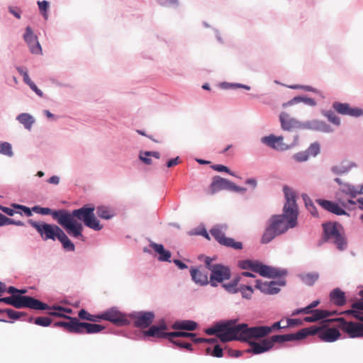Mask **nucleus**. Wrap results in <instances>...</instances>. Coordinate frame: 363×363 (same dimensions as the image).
I'll list each match as a JSON object with an SVG mask.
<instances>
[{"label": "nucleus", "mask_w": 363, "mask_h": 363, "mask_svg": "<svg viewBox=\"0 0 363 363\" xmlns=\"http://www.w3.org/2000/svg\"><path fill=\"white\" fill-rule=\"evenodd\" d=\"M94 207L84 206L72 212L58 211L52 213L50 208H47V215L52 214L57 223L70 236L82 239L84 238L83 225L77 220L83 221L86 226L94 230H100L103 228L94 215Z\"/></svg>", "instance_id": "obj_1"}, {"label": "nucleus", "mask_w": 363, "mask_h": 363, "mask_svg": "<svg viewBox=\"0 0 363 363\" xmlns=\"http://www.w3.org/2000/svg\"><path fill=\"white\" fill-rule=\"evenodd\" d=\"M284 193L286 203L283 213L272 216L269 224L278 235L284 233L289 228H294L297 224L298 207L295 199V194L288 186L284 187Z\"/></svg>", "instance_id": "obj_2"}, {"label": "nucleus", "mask_w": 363, "mask_h": 363, "mask_svg": "<svg viewBox=\"0 0 363 363\" xmlns=\"http://www.w3.org/2000/svg\"><path fill=\"white\" fill-rule=\"evenodd\" d=\"M235 339L249 341L250 339L264 337L270 333L269 326H257L248 328L247 324L235 325L234 323Z\"/></svg>", "instance_id": "obj_3"}, {"label": "nucleus", "mask_w": 363, "mask_h": 363, "mask_svg": "<svg viewBox=\"0 0 363 363\" xmlns=\"http://www.w3.org/2000/svg\"><path fill=\"white\" fill-rule=\"evenodd\" d=\"M63 313H70L72 309L65 308L61 306L50 307L47 305V326L51 323V320L48 315L65 317L69 321H58L55 323V325L63 327L69 333H77L79 320L77 318H72L63 315Z\"/></svg>", "instance_id": "obj_4"}, {"label": "nucleus", "mask_w": 363, "mask_h": 363, "mask_svg": "<svg viewBox=\"0 0 363 363\" xmlns=\"http://www.w3.org/2000/svg\"><path fill=\"white\" fill-rule=\"evenodd\" d=\"M213 259L206 257L204 263L206 267L211 272L209 283L212 286H217L219 283H222L230 278L231 272L228 266L220 264H213Z\"/></svg>", "instance_id": "obj_5"}, {"label": "nucleus", "mask_w": 363, "mask_h": 363, "mask_svg": "<svg viewBox=\"0 0 363 363\" xmlns=\"http://www.w3.org/2000/svg\"><path fill=\"white\" fill-rule=\"evenodd\" d=\"M239 266L243 269H251L262 277L269 278L281 277L286 274L284 270L262 264L257 261L244 260L240 262Z\"/></svg>", "instance_id": "obj_6"}, {"label": "nucleus", "mask_w": 363, "mask_h": 363, "mask_svg": "<svg viewBox=\"0 0 363 363\" xmlns=\"http://www.w3.org/2000/svg\"><path fill=\"white\" fill-rule=\"evenodd\" d=\"M325 239L334 243L338 250H343L347 246V242L343 233L342 227L336 223H328L323 225Z\"/></svg>", "instance_id": "obj_7"}, {"label": "nucleus", "mask_w": 363, "mask_h": 363, "mask_svg": "<svg viewBox=\"0 0 363 363\" xmlns=\"http://www.w3.org/2000/svg\"><path fill=\"white\" fill-rule=\"evenodd\" d=\"M303 331H304L305 337L308 335H317L321 341L327 342H335L340 337V333L337 328H328L325 325L303 328Z\"/></svg>", "instance_id": "obj_8"}, {"label": "nucleus", "mask_w": 363, "mask_h": 363, "mask_svg": "<svg viewBox=\"0 0 363 363\" xmlns=\"http://www.w3.org/2000/svg\"><path fill=\"white\" fill-rule=\"evenodd\" d=\"M207 335L216 336L223 342H227L235 339L234 322L228 321L225 323L216 324L213 328H207L205 330Z\"/></svg>", "instance_id": "obj_9"}, {"label": "nucleus", "mask_w": 363, "mask_h": 363, "mask_svg": "<svg viewBox=\"0 0 363 363\" xmlns=\"http://www.w3.org/2000/svg\"><path fill=\"white\" fill-rule=\"evenodd\" d=\"M327 322H337L339 328L350 337H363V323L347 322L343 318L330 319Z\"/></svg>", "instance_id": "obj_10"}, {"label": "nucleus", "mask_w": 363, "mask_h": 363, "mask_svg": "<svg viewBox=\"0 0 363 363\" xmlns=\"http://www.w3.org/2000/svg\"><path fill=\"white\" fill-rule=\"evenodd\" d=\"M47 238L58 240L66 250H74V245L71 242L65 232L57 225L47 224Z\"/></svg>", "instance_id": "obj_11"}, {"label": "nucleus", "mask_w": 363, "mask_h": 363, "mask_svg": "<svg viewBox=\"0 0 363 363\" xmlns=\"http://www.w3.org/2000/svg\"><path fill=\"white\" fill-rule=\"evenodd\" d=\"M13 307L16 308H29L35 310H45V303L30 296L14 294Z\"/></svg>", "instance_id": "obj_12"}, {"label": "nucleus", "mask_w": 363, "mask_h": 363, "mask_svg": "<svg viewBox=\"0 0 363 363\" xmlns=\"http://www.w3.org/2000/svg\"><path fill=\"white\" fill-rule=\"evenodd\" d=\"M211 235L222 245L235 250L242 249V243L235 241L231 238L225 237V233L219 227H214L211 230Z\"/></svg>", "instance_id": "obj_13"}, {"label": "nucleus", "mask_w": 363, "mask_h": 363, "mask_svg": "<svg viewBox=\"0 0 363 363\" xmlns=\"http://www.w3.org/2000/svg\"><path fill=\"white\" fill-rule=\"evenodd\" d=\"M255 287L260 290L265 294L273 295L278 294L280 291V286L286 284V281L284 279H279L278 281H265L262 282L260 280L255 281Z\"/></svg>", "instance_id": "obj_14"}, {"label": "nucleus", "mask_w": 363, "mask_h": 363, "mask_svg": "<svg viewBox=\"0 0 363 363\" xmlns=\"http://www.w3.org/2000/svg\"><path fill=\"white\" fill-rule=\"evenodd\" d=\"M103 320H108L117 326L126 325L129 320L124 314L116 308H110L104 312Z\"/></svg>", "instance_id": "obj_15"}, {"label": "nucleus", "mask_w": 363, "mask_h": 363, "mask_svg": "<svg viewBox=\"0 0 363 363\" xmlns=\"http://www.w3.org/2000/svg\"><path fill=\"white\" fill-rule=\"evenodd\" d=\"M137 328H146L149 327L155 318V314L150 311H140L130 315Z\"/></svg>", "instance_id": "obj_16"}, {"label": "nucleus", "mask_w": 363, "mask_h": 363, "mask_svg": "<svg viewBox=\"0 0 363 363\" xmlns=\"http://www.w3.org/2000/svg\"><path fill=\"white\" fill-rule=\"evenodd\" d=\"M305 337L304 331L303 329L296 333L286 334V335H273L268 338L269 340L272 348L274 343H282L284 342L294 341L301 340Z\"/></svg>", "instance_id": "obj_17"}, {"label": "nucleus", "mask_w": 363, "mask_h": 363, "mask_svg": "<svg viewBox=\"0 0 363 363\" xmlns=\"http://www.w3.org/2000/svg\"><path fill=\"white\" fill-rule=\"evenodd\" d=\"M334 109L340 114L354 117L363 116V110L359 108H352L348 104L335 102L333 105Z\"/></svg>", "instance_id": "obj_18"}, {"label": "nucleus", "mask_w": 363, "mask_h": 363, "mask_svg": "<svg viewBox=\"0 0 363 363\" xmlns=\"http://www.w3.org/2000/svg\"><path fill=\"white\" fill-rule=\"evenodd\" d=\"M262 143L277 150H286L289 148V145L284 143L282 136L276 137L274 135H270L262 138Z\"/></svg>", "instance_id": "obj_19"}, {"label": "nucleus", "mask_w": 363, "mask_h": 363, "mask_svg": "<svg viewBox=\"0 0 363 363\" xmlns=\"http://www.w3.org/2000/svg\"><path fill=\"white\" fill-rule=\"evenodd\" d=\"M230 185V181L220 177L219 176L214 177L212 182L209 186L208 191L211 194H215L223 189H228Z\"/></svg>", "instance_id": "obj_20"}, {"label": "nucleus", "mask_w": 363, "mask_h": 363, "mask_svg": "<svg viewBox=\"0 0 363 363\" xmlns=\"http://www.w3.org/2000/svg\"><path fill=\"white\" fill-rule=\"evenodd\" d=\"M167 328L164 322H162L160 325H152L147 331L145 332V335L156 337L158 338H167L169 340V333L164 332Z\"/></svg>", "instance_id": "obj_21"}, {"label": "nucleus", "mask_w": 363, "mask_h": 363, "mask_svg": "<svg viewBox=\"0 0 363 363\" xmlns=\"http://www.w3.org/2000/svg\"><path fill=\"white\" fill-rule=\"evenodd\" d=\"M105 328L104 326L89 323L79 322L78 324V334H94L99 333Z\"/></svg>", "instance_id": "obj_22"}, {"label": "nucleus", "mask_w": 363, "mask_h": 363, "mask_svg": "<svg viewBox=\"0 0 363 363\" xmlns=\"http://www.w3.org/2000/svg\"><path fill=\"white\" fill-rule=\"evenodd\" d=\"M281 128L286 130H291L295 128H299L301 127V123L289 117V114L286 113H281L279 116Z\"/></svg>", "instance_id": "obj_23"}, {"label": "nucleus", "mask_w": 363, "mask_h": 363, "mask_svg": "<svg viewBox=\"0 0 363 363\" xmlns=\"http://www.w3.org/2000/svg\"><path fill=\"white\" fill-rule=\"evenodd\" d=\"M335 314H337L336 311H328L326 310L315 309L313 310V313H311V315L305 317L303 318V320L307 323H313L322 320L323 318H326Z\"/></svg>", "instance_id": "obj_24"}, {"label": "nucleus", "mask_w": 363, "mask_h": 363, "mask_svg": "<svg viewBox=\"0 0 363 363\" xmlns=\"http://www.w3.org/2000/svg\"><path fill=\"white\" fill-rule=\"evenodd\" d=\"M250 345L251 346V349L248 350L247 351L254 354H261L272 349L268 338H265L259 342H250Z\"/></svg>", "instance_id": "obj_25"}, {"label": "nucleus", "mask_w": 363, "mask_h": 363, "mask_svg": "<svg viewBox=\"0 0 363 363\" xmlns=\"http://www.w3.org/2000/svg\"><path fill=\"white\" fill-rule=\"evenodd\" d=\"M190 274L192 280L197 284L203 286L209 283L207 272H203L199 269L191 267L190 269Z\"/></svg>", "instance_id": "obj_26"}, {"label": "nucleus", "mask_w": 363, "mask_h": 363, "mask_svg": "<svg viewBox=\"0 0 363 363\" xmlns=\"http://www.w3.org/2000/svg\"><path fill=\"white\" fill-rule=\"evenodd\" d=\"M330 301L337 306H342L346 303L345 293L339 288L333 289L330 294Z\"/></svg>", "instance_id": "obj_27"}, {"label": "nucleus", "mask_w": 363, "mask_h": 363, "mask_svg": "<svg viewBox=\"0 0 363 363\" xmlns=\"http://www.w3.org/2000/svg\"><path fill=\"white\" fill-rule=\"evenodd\" d=\"M197 323L195 321L185 320L175 322L172 328L174 330H184L193 331L197 328Z\"/></svg>", "instance_id": "obj_28"}, {"label": "nucleus", "mask_w": 363, "mask_h": 363, "mask_svg": "<svg viewBox=\"0 0 363 363\" xmlns=\"http://www.w3.org/2000/svg\"><path fill=\"white\" fill-rule=\"evenodd\" d=\"M304 128L318 130L323 132H330L331 129L329 125L322 121H309L303 125Z\"/></svg>", "instance_id": "obj_29"}, {"label": "nucleus", "mask_w": 363, "mask_h": 363, "mask_svg": "<svg viewBox=\"0 0 363 363\" xmlns=\"http://www.w3.org/2000/svg\"><path fill=\"white\" fill-rule=\"evenodd\" d=\"M16 120L28 130L31 129L33 124L35 123L33 117L26 113L19 114L17 116Z\"/></svg>", "instance_id": "obj_30"}, {"label": "nucleus", "mask_w": 363, "mask_h": 363, "mask_svg": "<svg viewBox=\"0 0 363 363\" xmlns=\"http://www.w3.org/2000/svg\"><path fill=\"white\" fill-rule=\"evenodd\" d=\"M300 102H303L304 104H306L308 106H315L316 105V101H315V99H313L312 98L296 96L294 99H292L291 100H290L289 101H288L286 103H284L282 106L284 108H286L288 106H291V105H294V104H297V103H300Z\"/></svg>", "instance_id": "obj_31"}, {"label": "nucleus", "mask_w": 363, "mask_h": 363, "mask_svg": "<svg viewBox=\"0 0 363 363\" xmlns=\"http://www.w3.org/2000/svg\"><path fill=\"white\" fill-rule=\"evenodd\" d=\"M152 248L160 255L159 259L160 261H169L171 257V252L165 250L161 244L153 243L151 245Z\"/></svg>", "instance_id": "obj_32"}, {"label": "nucleus", "mask_w": 363, "mask_h": 363, "mask_svg": "<svg viewBox=\"0 0 363 363\" xmlns=\"http://www.w3.org/2000/svg\"><path fill=\"white\" fill-rule=\"evenodd\" d=\"M302 282L308 286H313L319 279L318 272L303 273L299 275Z\"/></svg>", "instance_id": "obj_33"}, {"label": "nucleus", "mask_w": 363, "mask_h": 363, "mask_svg": "<svg viewBox=\"0 0 363 363\" xmlns=\"http://www.w3.org/2000/svg\"><path fill=\"white\" fill-rule=\"evenodd\" d=\"M277 236H278V234L268 225L262 236L261 242L263 244L269 243Z\"/></svg>", "instance_id": "obj_34"}, {"label": "nucleus", "mask_w": 363, "mask_h": 363, "mask_svg": "<svg viewBox=\"0 0 363 363\" xmlns=\"http://www.w3.org/2000/svg\"><path fill=\"white\" fill-rule=\"evenodd\" d=\"M97 215L104 219H110L113 216V211L108 207L106 206H99L96 209Z\"/></svg>", "instance_id": "obj_35"}, {"label": "nucleus", "mask_w": 363, "mask_h": 363, "mask_svg": "<svg viewBox=\"0 0 363 363\" xmlns=\"http://www.w3.org/2000/svg\"><path fill=\"white\" fill-rule=\"evenodd\" d=\"M23 38L29 47L38 41L36 35L33 34L32 29L29 26L26 28Z\"/></svg>", "instance_id": "obj_36"}, {"label": "nucleus", "mask_w": 363, "mask_h": 363, "mask_svg": "<svg viewBox=\"0 0 363 363\" xmlns=\"http://www.w3.org/2000/svg\"><path fill=\"white\" fill-rule=\"evenodd\" d=\"M341 191L346 195H349L351 198H354L357 195L359 194V191L354 186L344 184L341 186Z\"/></svg>", "instance_id": "obj_37"}, {"label": "nucleus", "mask_w": 363, "mask_h": 363, "mask_svg": "<svg viewBox=\"0 0 363 363\" xmlns=\"http://www.w3.org/2000/svg\"><path fill=\"white\" fill-rule=\"evenodd\" d=\"M169 335V341H173L175 337H191L193 341L194 338H196V334L187 332H170L168 334Z\"/></svg>", "instance_id": "obj_38"}, {"label": "nucleus", "mask_w": 363, "mask_h": 363, "mask_svg": "<svg viewBox=\"0 0 363 363\" xmlns=\"http://www.w3.org/2000/svg\"><path fill=\"white\" fill-rule=\"evenodd\" d=\"M239 282V278H236L233 279L231 282L228 284H223V286L225 288V289L230 292V293H237L238 292V288H237V285Z\"/></svg>", "instance_id": "obj_39"}, {"label": "nucleus", "mask_w": 363, "mask_h": 363, "mask_svg": "<svg viewBox=\"0 0 363 363\" xmlns=\"http://www.w3.org/2000/svg\"><path fill=\"white\" fill-rule=\"evenodd\" d=\"M238 291L241 293L243 298L250 299L254 291L250 286L242 285L238 288Z\"/></svg>", "instance_id": "obj_40"}, {"label": "nucleus", "mask_w": 363, "mask_h": 363, "mask_svg": "<svg viewBox=\"0 0 363 363\" xmlns=\"http://www.w3.org/2000/svg\"><path fill=\"white\" fill-rule=\"evenodd\" d=\"M0 154L5 155L9 157H12L13 153L12 151L11 145L7 142L0 144Z\"/></svg>", "instance_id": "obj_41"}, {"label": "nucleus", "mask_w": 363, "mask_h": 363, "mask_svg": "<svg viewBox=\"0 0 363 363\" xmlns=\"http://www.w3.org/2000/svg\"><path fill=\"white\" fill-rule=\"evenodd\" d=\"M28 223L38 230L42 237H43V235L45 233V223H38L32 219H30Z\"/></svg>", "instance_id": "obj_42"}, {"label": "nucleus", "mask_w": 363, "mask_h": 363, "mask_svg": "<svg viewBox=\"0 0 363 363\" xmlns=\"http://www.w3.org/2000/svg\"><path fill=\"white\" fill-rule=\"evenodd\" d=\"M4 313H6L9 318L13 320H18L23 315V313L10 308L4 309Z\"/></svg>", "instance_id": "obj_43"}, {"label": "nucleus", "mask_w": 363, "mask_h": 363, "mask_svg": "<svg viewBox=\"0 0 363 363\" xmlns=\"http://www.w3.org/2000/svg\"><path fill=\"white\" fill-rule=\"evenodd\" d=\"M316 202L325 210L330 212L332 207L335 202L323 200V199H318Z\"/></svg>", "instance_id": "obj_44"}, {"label": "nucleus", "mask_w": 363, "mask_h": 363, "mask_svg": "<svg viewBox=\"0 0 363 363\" xmlns=\"http://www.w3.org/2000/svg\"><path fill=\"white\" fill-rule=\"evenodd\" d=\"M170 342H172L174 345H175L176 346H177L179 348H185L189 351L193 350L191 344H190L189 342H183V341L179 340H175L174 339H173V341H170Z\"/></svg>", "instance_id": "obj_45"}, {"label": "nucleus", "mask_w": 363, "mask_h": 363, "mask_svg": "<svg viewBox=\"0 0 363 363\" xmlns=\"http://www.w3.org/2000/svg\"><path fill=\"white\" fill-rule=\"evenodd\" d=\"M330 213H333L334 214L341 216V215H346V211L342 209L337 203H334L332 209L330 211Z\"/></svg>", "instance_id": "obj_46"}, {"label": "nucleus", "mask_w": 363, "mask_h": 363, "mask_svg": "<svg viewBox=\"0 0 363 363\" xmlns=\"http://www.w3.org/2000/svg\"><path fill=\"white\" fill-rule=\"evenodd\" d=\"M78 316L82 320H86L89 321H90V320H94V318H92L93 315L90 314L84 309H82L79 311Z\"/></svg>", "instance_id": "obj_47"}, {"label": "nucleus", "mask_w": 363, "mask_h": 363, "mask_svg": "<svg viewBox=\"0 0 363 363\" xmlns=\"http://www.w3.org/2000/svg\"><path fill=\"white\" fill-rule=\"evenodd\" d=\"M325 116L328 117V120L334 123L335 125H340V118L335 115L334 113L331 112V111H328L325 113Z\"/></svg>", "instance_id": "obj_48"}, {"label": "nucleus", "mask_w": 363, "mask_h": 363, "mask_svg": "<svg viewBox=\"0 0 363 363\" xmlns=\"http://www.w3.org/2000/svg\"><path fill=\"white\" fill-rule=\"evenodd\" d=\"M30 50L33 54H43L42 47L40 45L38 41L34 43L33 45H30Z\"/></svg>", "instance_id": "obj_49"}, {"label": "nucleus", "mask_w": 363, "mask_h": 363, "mask_svg": "<svg viewBox=\"0 0 363 363\" xmlns=\"http://www.w3.org/2000/svg\"><path fill=\"white\" fill-rule=\"evenodd\" d=\"M313 310L311 309V308L308 305L305 308L297 309L292 313V315H298L299 313L311 314L313 313Z\"/></svg>", "instance_id": "obj_50"}, {"label": "nucleus", "mask_w": 363, "mask_h": 363, "mask_svg": "<svg viewBox=\"0 0 363 363\" xmlns=\"http://www.w3.org/2000/svg\"><path fill=\"white\" fill-rule=\"evenodd\" d=\"M212 168L218 172H225L233 176H234V174L230 172V170L226 167L223 164H215L212 167Z\"/></svg>", "instance_id": "obj_51"}, {"label": "nucleus", "mask_w": 363, "mask_h": 363, "mask_svg": "<svg viewBox=\"0 0 363 363\" xmlns=\"http://www.w3.org/2000/svg\"><path fill=\"white\" fill-rule=\"evenodd\" d=\"M320 151V147L318 144H312L308 150V155H311L315 156Z\"/></svg>", "instance_id": "obj_52"}, {"label": "nucleus", "mask_w": 363, "mask_h": 363, "mask_svg": "<svg viewBox=\"0 0 363 363\" xmlns=\"http://www.w3.org/2000/svg\"><path fill=\"white\" fill-rule=\"evenodd\" d=\"M193 342L196 343H201V342H208V343H215L217 342L216 338H203V337H196L193 339Z\"/></svg>", "instance_id": "obj_53"}, {"label": "nucleus", "mask_w": 363, "mask_h": 363, "mask_svg": "<svg viewBox=\"0 0 363 363\" xmlns=\"http://www.w3.org/2000/svg\"><path fill=\"white\" fill-rule=\"evenodd\" d=\"M211 355L216 357H222L223 355V349L218 345H216L214 347Z\"/></svg>", "instance_id": "obj_54"}, {"label": "nucleus", "mask_w": 363, "mask_h": 363, "mask_svg": "<svg viewBox=\"0 0 363 363\" xmlns=\"http://www.w3.org/2000/svg\"><path fill=\"white\" fill-rule=\"evenodd\" d=\"M12 219L0 213V226L11 225Z\"/></svg>", "instance_id": "obj_55"}, {"label": "nucleus", "mask_w": 363, "mask_h": 363, "mask_svg": "<svg viewBox=\"0 0 363 363\" xmlns=\"http://www.w3.org/2000/svg\"><path fill=\"white\" fill-rule=\"evenodd\" d=\"M344 313L352 314L357 319L363 321V315H362L361 313L359 311H357L355 310H347L345 311Z\"/></svg>", "instance_id": "obj_56"}, {"label": "nucleus", "mask_w": 363, "mask_h": 363, "mask_svg": "<svg viewBox=\"0 0 363 363\" xmlns=\"http://www.w3.org/2000/svg\"><path fill=\"white\" fill-rule=\"evenodd\" d=\"M294 158L298 162H304L308 160V155L305 152H299L294 155Z\"/></svg>", "instance_id": "obj_57"}, {"label": "nucleus", "mask_w": 363, "mask_h": 363, "mask_svg": "<svg viewBox=\"0 0 363 363\" xmlns=\"http://www.w3.org/2000/svg\"><path fill=\"white\" fill-rule=\"evenodd\" d=\"M362 300L352 303V307L353 309L363 310V291L360 292Z\"/></svg>", "instance_id": "obj_58"}, {"label": "nucleus", "mask_w": 363, "mask_h": 363, "mask_svg": "<svg viewBox=\"0 0 363 363\" xmlns=\"http://www.w3.org/2000/svg\"><path fill=\"white\" fill-rule=\"evenodd\" d=\"M290 88L294 89H303L305 91H313V92L316 91V90L314 88H313L312 86H310L293 85V86H291Z\"/></svg>", "instance_id": "obj_59"}, {"label": "nucleus", "mask_w": 363, "mask_h": 363, "mask_svg": "<svg viewBox=\"0 0 363 363\" xmlns=\"http://www.w3.org/2000/svg\"><path fill=\"white\" fill-rule=\"evenodd\" d=\"M229 190L237 191V192H245V191H246V189L245 188L238 186L234 183H233L232 182H230V187H229Z\"/></svg>", "instance_id": "obj_60"}, {"label": "nucleus", "mask_w": 363, "mask_h": 363, "mask_svg": "<svg viewBox=\"0 0 363 363\" xmlns=\"http://www.w3.org/2000/svg\"><path fill=\"white\" fill-rule=\"evenodd\" d=\"M281 322L282 321L281 320V321H278V322H276V323H273L272 325L269 327L270 333L272 330H274L281 329V328H286V325H281Z\"/></svg>", "instance_id": "obj_61"}, {"label": "nucleus", "mask_w": 363, "mask_h": 363, "mask_svg": "<svg viewBox=\"0 0 363 363\" xmlns=\"http://www.w3.org/2000/svg\"><path fill=\"white\" fill-rule=\"evenodd\" d=\"M150 156H145L144 155V152H141L140 154L139 158L140 160H142L145 164H152V160L149 158Z\"/></svg>", "instance_id": "obj_62"}, {"label": "nucleus", "mask_w": 363, "mask_h": 363, "mask_svg": "<svg viewBox=\"0 0 363 363\" xmlns=\"http://www.w3.org/2000/svg\"><path fill=\"white\" fill-rule=\"evenodd\" d=\"M16 207L23 210L27 216L29 217L32 216V209H30V208L21 205H17Z\"/></svg>", "instance_id": "obj_63"}, {"label": "nucleus", "mask_w": 363, "mask_h": 363, "mask_svg": "<svg viewBox=\"0 0 363 363\" xmlns=\"http://www.w3.org/2000/svg\"><path fill=\"white\" fill-rule=\"evenodd\" d=\"M9 11L18 19L21 18V10L18 8H9Z\"/></svg>", "instance_id": "obj_64"}]
</instances>
